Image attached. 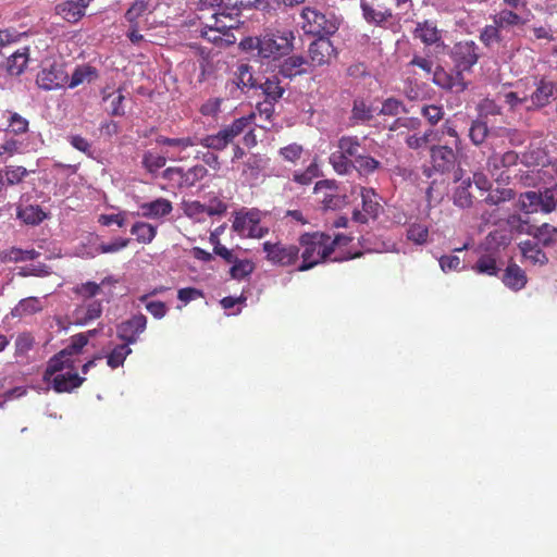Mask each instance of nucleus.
<instances>
[{
    "label": "nucleus",
    "instance_id": "obj_1",
    "mask_svg": "<svg viewBox=\"0 0 557 557\" xmlns=\"http://www.w3.org/2000/svg\"><path fill=\"white\" fill-rule=\"evenodd\" d=\"M295 37L292 30L267 28L257 37H247L240 41L244 50H257L260 59L278 60L293 50Z\"/></svg>",
    "mask_w": 557,
    "mask_h": 557
},
{
    "label": "nucleus",
    "instance_id": "obj_2",
    "mask_svg": "<svg viewBox=\"0 0 557 557\" xmlns=\"http://www.w3.org/2000/svg\"><path fill=\"white\" fill-rule=\"evenodd\" d=\"M298 242V247L302 249L301 263L298 267V271H308L325 261L332 255L327 244V234L325 233H305L299 237Z\"/></svg>",
    "mask_w": 557,
    "mask_h": 557
},
{
    "label": "nucleus",
    "instance_id": "obj_3",
    "mask_svg": "<svg viewBox=\"0 0 557 557\" xmlns=\"http://www.w3.org/2000/svg\"><path fill=\"white\" fill-rule=\"evenodd\" d=\"M255 120V114L251 113L247 116L235 119L231 124L222 127L218 133L198 137V145L214 151H222L228 145L233 144L234 139L251 126Z\"/></svg>",
    "mask_w": 557,
    "mask_h": 557
},
{
    "label": "nucleus",
    "instance_id": "obj_4",
    "mask_svg": "<svg viewBox=\"0 0 557 557\" xmlns=\"http://www.w3.org/2000/svg\"><path fill=\"white\" fill-rule=\"evenodd\" d=\"M301 17L304 20L302 28L305 33L320 38L334 35L341 24L339 18L334 13H323L310 7L302 9Z\"/></svg>",
    "mask_w": 557,
    "mask_h": 557
},
{
    "label": "nucleus",
    "instance_id": "obj_5",
    "mask_svg": "<svg viewBox=\"0 0 557 557\" xmlns=\"http://www.w3.org/2000/svg\"><path fill=\"white\" fill-rule=\"evenodd\" d=\"M261 215L258 209L243 208L235 214L233 230L242 237L262 238L269 230L260 224Z\"/></svg>",
    "mask_w": 557,
    "mask_h": 557
},
{
    "label": "nucleus",
    "instance_id": "obj_6",
    "mask_svg": "<svg viewBox=\"0 0 557 557\" xmlns=\"http://www.w3.org/2000/svg\"><path fill=\"white\" fill-rule=\"evenodd\" d=\"M262 248L265 259L274 265L290 267L296 264L299 259L300 248L296 245L264 242Z\"/></svg>",
    "mask_w": 557,
    "mask_h": 557
},
{
    "label": "nucleus",
    "instance_id": "obj_7",
    "mask_svg": "<svg viewBox=\"0 0 557 557\" xmlns=\"http://www.w3.org/2000/svg\"><path fill=\"white\" fill-rule=\"evenodd\" d=\"M519 156L516 151L509 150L505 153H493L487 158L486 170L498 183L508 184L510 181V169L518 164Z\"/></svg>",
    "mask_w": 557,
    "mask_h": 557
},
{
    "label": "nucleus",
    "instance_id": "obj_8",
    "mask_svg": "<svg viewBox=\"0 0 557 557\" xmlns=\"http://www.w3.org/2000/svg\"><path fill=\"white\" fill-rule=\"evenodd\" d=\"M534 86V91L528 95L530 104H527V110L542 109L557 98V83L549 77H535Z\"/></svg>",
    "mask_w": 557,
    "mask_h": 557
},
{
    "label": "nucleus",
    "instance_id": "obj_9",
    "mask_svg": "<svg viewBox=\"0 0 557 557\" xmlns=\"http://www.w3.org/2000/svg\"><path fill=\"white\" fill-rule=\"evenodd\" d=\"M69 74L63 63L53 62L44 66L36 76V84L42 90H54L66 86Z\"/></svg>",
    "mask_w": 557,
    "mask_h": 557
},
{
    "label": "nucleus",
    "instance_id": "obj_10",
    "mask_svg": "<svg viewBox=\"0 0 557 557\" xmlns=\"http://www.w3.org/2000/svg\"><path fill=\"white\" fill-rule=\"evenodd\" d=\"M360 197L362 202V210H355L352 212L354 221L358 223H367L370 219H376L383 210L380 203V196L371 187H361Z\"/></svg>",
    "mask_w": 557,
    "mask_h": 557
},
{
    "label": "nucleus",
    "instance_id": "obj_11",
    "mask_svg": "<svg viewBox=\"0 0 557 557\" xmlns=\"http://www.w3.org/2000/svg\"><path fill=\"white\" fill-rule=\"evenodd\" d=\"M455 69L463 74L470 71L479 60V47L472 40L459 41L451 50Z\"/></svg>",
    "mask_w": 557,
    "mask_h": 557
},
{
    "label": "nucleus",
    "instance_id": "obj_12",
    "mask_svg": "<svg viewBox=\"0 0 557 557\" xmlns=\"http://www.w3.org/2000/svg\"><path fill=\"white\" fill-rule=\"evenodd\" d=\"M147 327V318L143 313L133 315L126 321H123L117 325L116 334L117 337L123 341L124 344H135L139 335Z\"/></svg>",
    "mask_w": 557,
    "mask_h": 557
},
{
    "label": "nucleus",
    "instance_id": "obj_13",
    "mask_svg": "<svg viewBox=\"0 0 557 557\" xmlns=\"http://www.w3.org/2000/svg\"><path fill=\"white\" fill-rule=\"evenodd\" d=\"M156 143L160 146H166L170 149L165 151V154L173 161H183L187 159V156L183 154V152L195 145H198V137H180V138H171L163 135H159L156 138Z\"/></svg>",
    "mask_w": 557,
    "mask_h": 557
},
{
    "label": "nucleus",
    "instance_id": "obj_14",
    "mask_svg": "<svg viewBox=\"0 0 557 557\" xmlns=\"http://www.w3.org/2000/svg\"><path fill=\"white\" fill-rule=\"evenodd\" d=\"M433 83L445 90L456 94L465 91L468 87L463 74L456 69L453 72H447L442 67H437L433 72Z\"/></svg>",
    "mask_w": 557,
    "mask_h": 557
},
{
    "label": "nucleus",
    "instance_id": "obj_15",
    "mask_svg": "<svg viewBox=\"0 0 557 557\" xmlns=\"http://www.w3.org/2000/svg\"><path fill=\"white\" fill-rule=\"evenodd\" d=\"M313 191L323 205L324 209L334 210L342 203V199L338 194V184L334 180H322L317 182Z\"/></svg>",
    "mask_w": 557,
    "mask_h": 557
},
{
    "label": "nucleus",
    "instance_id": "obj_16",
    "mask_svg": "<svg viewBox=\"0 0 557 557\" xmlns=\"http://www.w3.org/2000/svg\"><path fill=\"white\" fill-rule=\"evenodd\" d=\"M336 55V50L329 37H319L309 46V58L313 66L329 64Z\"/></svg>",
    "mask_w": 557,
    "mask_h": 557
},
{
    "label": "nucleus",
    "instance_id": "obj_17",
    "mask_svg": "<svg viewBox=\"0 0 557 557\" xmlns=\"http://www.w3.org/2000/svg\"><path fill=\"white\" fill-rule=\"evenodd\" d=\"M416 39H420L425 46H444L442 30L437 28L435 22L425 20L418 22L412 32Z\"/></svg>",
    "mask_w": 557,
    "mask_h": 557
},
{
    "label": "nucleus",
    "instance_id": "obj_18",
    "mask_svg": "<svg viewBox=\"0 0 557 557\" xmlns=\"http://www.w3.org/2000/svg\"><path fill=\"white\" fill-rule=\"evenodd\" d=\"M92 0H65L55 7V12L69 23L78 22Z\"/></svg>",
    "mask_w": 557,
    "mask_h": 557
},
{
    "label": "nucleus",
    "instance_id": "obj_19",
    "mask_svg": "<svg viewBox=\"0 0 557 557\" xmlns=\"http://www.w3.org/2000/svg\"><path fill=\"white\" fill-rule=\"evenodd\" d=\"M430 156L433 168L437 172H447L454 168L456 162V153L453 148L448 146H432L430 148Z\"/></svg>",
    "mask_w": 557,
    "mask_h": 557
},
{
    "label": "nucleus",
    "instance_id": "obj_20",
    "mask_svg": "<svg viewBox=\"0 0 557 557\" xmlns=\"http://www.w3.org/2000/svg\"><path fill=\"white\" fill-rule=\"evenodd\" d=\"M102 304L100 300H90L75 308L72 313L73 323L76 325H86L101 317Z\"/></svg>",
    "mask_w": 557,
    "mask_h": 557
},
{
    "label": "nucleus",
    "instance_id": "obj_21",
    "mask_svg": "<svg viewBox=\"0 0 557 557\" xmlns=\"http://www.w3.org/2000/svg\"><path fill=\"white\" fill-rule=\"evenodd\" d=\"M30 49L25 46L18 48L5 59L4 70L9 76H20L26 70L29 62Z\"/></svg>",
    "mask_w": 557,
    "mask_h": 557
},
{
    "label": "nucleus",
    "instance_id": "obj_22",
    "mask_svg": "<svg viewBox=\"0 0 557 557\" xmlns=\"http://www.w3.org/2000/svg\"><path fill=\"white\" fill-rule=\"evenodd\" d=\"M141 216L146 219L159 220L173 211L172 202L166 198H157L156 200L139 205Z\"/></svg>",
    "mask_w": 557,
    "mask_h": 557
},
{
    "label": "nucleus",
    "instance_id": "obj_23",
    "mask_svg": "<svg viewBox=\"0 0 557 557\" xmlns=\"http://www.w3.org/2000/svg\"><path fill=\"white\" fill-rule=\"evenodd\" d=\"M502 282L507 288L519 292L525 287L528 276L517 263H509L503 272Z\"/></svg>",
    "mask_w": 557,
    "mask_h": 557
},
{
    "label": "nucleus",
    "instance_id": "obj_24",
    "mask_svg": "<svg viewBox=\"0 0 557 557\" xmlns=\"http://www.w3.org/2000/svg\"><path fill=\"white\" fill-rule=\"evenodd\" d=\"M102 101L108 103L107 112L111 116H123L125 114L123 88L117 89L103 88L101 90Z\"/></svg>",
    "mask_w": 557,
    "mask_h": 557
},
{
    "label": "nucleus",
    "instance_id": "obj_25",
    "mask_svg": "<svg viewBox=\"0 0 557 557\" xmlns=\"http://www.w3.org/2000/svg\"><path fill=\"white\" fill-rule=\"evenodd\" d=\"M225 10L211 13L210 20H212V23H206V27L218 30L219 34L223 35H228L230 30L236 28L238 21L231 13H226Z\"/></svg>",
    "mask_w": 557,
    "mask_h": 557
},
{
    "label": "nucleus",
    "instance_id": "obj_26",
    "mask_svg": "<svg viewBox=\"0 0 557 557\" xmlns=\"http://www.w3.org/2000/svg\"><path fill=\"white\" fill-rule=\"evenodd\" d=\"M52 381V387L57 393H71L75 388L79 387L85 381L84 377L77 373H59L50 379Z\"/></svg>",
    "mask_w": 557,
    "mask_h": 557
},
{
    "label": "nucleus",
    "instance_id": "obj_27",
    "mask_svg": "<svg viewBox=\"0 0 557 557\" xmlns=\"http://www.w3.org/2000/svg\"><path fill=\"white\" fill-rule=\"evenodd\" d=\"M519 249L525 260H528L532 264L544 265L548 262V258L546 253L534 240H523L519 244Z\"/></svg>",
    "mask_w": 557,
    "mask_h": 557
},
{
    "label": "nucleus",
    "instance_id": "obj_28",
    "mask_svg": "<svg viewBox=\"0 0 557 557\" xmlns=\"http://www.w3.org/2000/svg\"><path fill=\"white\" fill-rule=\"evenodd\" d=\"M74 361L71 357L62 349L59 354L54 355L49 361L44 373V380L50 381L52 376L59 374L64 369H73Z\"/></svg>",
    "mask_w": 557,
    "mask_h": 557
},
{
    "label": "nucleus",
    "instance_id": "obj_29",
    "mask_svg": "<svg viewBox=\"0 0 557 557\" xmlns=\"http://www.w3.org/2000/svg\"><path fill=\"white\" fill-rule=\"evenodd\" d=\"M157 9L154 0H134L126 10L124 17L127 23H139V17L146 13H152Z\"/></svg>",
    "mask_w": 557,
    "mask_h": 557
},
{
    "label": "nucleus",
    "instance_id": "obj_30",
    "mask_svg": "<svg viewBox=\"0 0 557 557\" xmlns=\"http://www.w3.org/2000/svg\"><path fill=\"white\" fill-rule=\"evenodd\" d=\"M361 10L364 20L369 24H373L375 26L384 27L385 23L392 18L393 13L391 9L385 10H376L371 4L367 2H361Z\"/></svg>",
    "mask_w": 557,
    "mask_h": 557
},
{
    "label": "nucleus",
    "instance_id": "obj_31",
    "mask_svg": "<svg viewBox=\"0 0 557 557\" xmlns=\"http://www.w3.org/2000/svg\"><path fill=\"white\" fill-rule=\"evenodd\" d=\"M97 77L98 71L96 70V67L89 64L78 65L74 70L71 78L69 77V82L66 85L70 88H75L84 83H90L95 81Z\"/></svg>",
    "mask_w": 557,
    "mask_h": 557
},
{
    "label": "nucleus",
    "instance_id": "obj_32",
    "mask_svg": "<svg viewBox=\"0 0 557 557\" xmlns=\"http://www.w3.org/2000/svg\"><path fill=\"white\" fill-rule=\"evenodd\" d=\"M158 233L157 226L144 222L137 221L131 227V234L136 237L139 244L148 245L153 242Z\"/></svg>",
    "mask_w": 557,
    "mask_h": 557
},
{
    "label": "nucleus",
    "instance_id": "obj_33",
    "mask_svg": "<svg viewBox=\"0 0 557 557\" xmlns=\"http://www.w3.org/2000/svg\"><path fill=\"white\" fill-rule=\"evenodd\" d=\"M532 237L544 247H553L557 244V226L549 223L535 226Z\"/></svg>",
    "mask_w": 557,
    "mask_h": 557
},
{
    "label": "nucleus",
    "instance_id": "obj_34",
    "mask_svg": "<svg viewBox=\"0 0 557 557\" xmlns=\"http://www.w3.org/2000/svg\"><path fill=\"white\" fill-rule=\"evenodd\" d=\"M42 310L41 300L37 297H27L18 301V304L12 309L11 315L13 318H24L27 315L35 314Z\"/></svg>",
    "mask_w": 557,
    "mask_h": 557
},
{
    "label": "nucleus",
    "instance_id": "obj_35",
    "mask_svg": "<svg viewBox=\"0 0 557 557\" xmlns=\"http://www.w3.org/2000/svg\"><path fill=\"white\" fill-rule=\"evenodd\" d=\"M28 175V171L21 165H7L0 169V177L3 188L17 185Z\"/></svg>",
    "mask_w": 557,
    "mask_h": 557
},
{
    "label": "nucleus",
    "instance_id": "obj_36",
    "mask_svg": "<svg viewBox=\"0 0 557 557\" xmlns=\"http://www.w3.org/2000/svg\"><path fill=\"white\" fill-rule=\"evenodd\" d=\"M457 180L460 181V184L454 193V203L460 208H470L473 205V196L470 193L472 181L470 177Z\"/></svg>",
    "mask_w": 557,
    "mask_h": 557
},
{
    "label": "nucleus",
    "instance_id": "obj_37",
    "mask_svg": "<svg viewBox=\"0 0 557 557\" xmlns=\"http://www.w3.org/2000/svg\"><path fill=\"white\" fill-rule=\"evenodd\" d=\"M165 163L166 157L153 150H147L143 153L141 165L152 176H156Z\"/></svg>",
    "mask_w": 557,
    "mask_h": 557
},
{
    "label": "nucleus",
    "instance_id": "obj_38",
    "mask_svg": "<svg viewBox=\"0 0 557 557\" xmlns=\"http://www.w3.org/2000/svg\"><path fill=\"white\" fill-rule=\"evenodd\" d=\"M472 269L479 274L488 276H496L500 270L497 265V259L494 253H484L480 256Z\"/></svg>",
    "mask_w": 557,
    "mask_h": 557
},
{
    "label": "nucleus",
    "instance_id": "obj_39",
    "mask_svg": "<svg viewBox=\"0 0 557 557\" xmlns=\"http://www.w3.org/2000/svg\"><path fill=\"white\" fill-rule=\"evenodd\" d=\"M507 225L511 232L532 236L535 225L531 224L529 215L513 213L507 218Z\"/></svg>",
    "mask_w": 557,
    "mask_h": 557
},
{
    "label": "nucleus",
    "instance_id": "obj_40",
    "mask_svg": "<svg viewBox=\"0 0 557 557\" xmlns=\"http://www.w3.org/2000/svg\"><path fill=\"white\" fill-rule=\"evenodd\" d=\"M518 206L519 209L527 215L541 211L540 193L525 191L520 194Z\"/></svg>",
    "mask_w": 557,
    "mask_h": 557
},
{
    "label": "nucleus",
    "instance_id": "obj_41",
    "mask_svg": "<svg viewBox=\"0 0 557 557\" xmlns=\"http://www.w3.org/2000/svg\"><path fill=\"white\" fill-rule=\"evenodd\" d=\"M337 147L345 157L349 160L350 158L355 159V161L359 158L361 143L357 136H343L338 139Z\"/></svg>",
    "mask_w": 557,
    "mask_h": 557
},
{
    "label": "nucleus",
    "instance_id": "obj_42",
    "mask_svg": "<svg viewBox=\"0 0 557 557\" xmlns=\"http://www.w3.org/2000/svg\"><path fill=\"white\" fill-rule=\"evenodd\" d=\"M306 63V60L301 55H292L288 57L283 61V63L280 65V73L284 77H294L296 75H299L304 72V64Z\"/></svg>",
    "mask_w": 557,
    "mask_h": 557
},
{
    "label": "nucleus",
    "instance_id": "obj_43",
    "mask_svg": "<svg viewBox=\"0 0 557 557\" xmlns=\"http://www.w3.org/2000/svg\"><path fill=\"white\" fill-rule=\"evenodd\" d=\"M373 117V110L363 98H356L352 102L351 119L357 122H369Z\"/></svg>",
    "mask_w": 557,
    "mask_h": 557
},
{
    "label": "nucleus",
    "instance_id": "obj_44",
    "mask_svg": "<svg viewBox=\"0 0 557 557\" xmlns=\"http://www.w3.org/2000/svg\"><path fill=\"white\" fill-rule=\"evenodd\" d=\"M236 78L233 82L238 88H255L257 87L256 79L253 78L251 66L248 64H240L236 71Z\"/></svg>",
    "mask_w": 557,
    "mask_h": 557
},
{
    "label": "nucleus",
    "instance_id": "obj_45",
    "mask_svg": "<svg viewBox=\"0 0 557 557\" xmlns=\"http://www.w3.org/2000/svg\"><path fill=\"white\" fill-rule=\"evenodd\" d=\"M132 354V349L126 344L116 345L107 356V364L111 369H116L123 366L126 357Z\"/></svg>",
    "mask_w": 557,
    "mask_h": 557
},
{
    "label": "nucleus",
    "instance_id": "obj_46",
    "mask_svg": "<svg viewBox=\"0 0 557 557\" xmlns=\"http://www.w3.org/2000/svg\"><path fill=\"white\" fill-rule=\"evenodd\" d=\"M484 198V202L490 206H498L515 198V191L511 188L490 189Z\"/></svg>",
    "mask_w": 557,
    "mask_h": 557
},
{
    "label": "nucleus",
    "instance_id": "obj_47",
    "mask_svg": "<svg viewBox=\"0 0 557 557\" xmlns=\"http://www.w3.org/2000/svg\"><path fill=\"white\" fill-rule=\"evenodd\" d=\"M18 218L26 224L36 225L45 220L46 213L39 206H27L18 211Z\"/></svg>",
    "mask_w": 557,
    "mask_h": 557
},
{
    "label": "nucleus",
    "instance_id": "obj_48",
    "mask_svg": "<svg viewBox=\"0 0 557 557\" xmlns=\"http://www.w3.org/2000/svg\"><path fill=\"white\" fill-rule=\"evenodd\" d=\"M494 23L499 28H505L509 26H518L522 25L523 18L511 10H502L498 14L494 16Z\"/></svg>",
    "mask_w": 557,
    "mask_h": 557
},
{
    "label": "nucleus",
    "instance_id": "obj_49",
    "mask_svg": "<svg viewBox=\"0 0 557 557\" xmlns=\"http://www.w3.org/2000/svg\"><path fill=\"white\" fill-rule=\"evenodd\" d=\"M267 100L277 101L284 94V88L280 86V81L276 76L267 78L264 83L260 85Z\"/></svg>",
    "mask_w": 557,
    "mask_h": 557
},
{
    "label": "nucleus",
    "instance_id": "obj_50",
    "mask_svg": "<svg viewBox=\"0 0 557 557\" xmlns=\"http://www.w3.org/2000/svg\"><path fill=\"white\" fill-rule=\"evenodd\" d=\"M488 135V127L486 122L475 120L469 128V138L473 145H482Z\"/></svg>",
    "mask_w": 557,
    "mask_h": 557
},
{
    "label": "nucleus",
    "instance_id": "obj_51",
    "mask_svg": "<svg viewBox=\"0 0 557 557\" xmlns=\"http://www.w3.org/2000/svg\"><path fill=\"white\" fill-rule=\"evenodd\" d=\"M330 163L337 174H347L354 168V162L344 156L339 150L332 152L330 156Z\"/></svg>",
    "mask_w": 557,
    "mask_h": 557
},
{
    "label": "nucleus",
    "instance_id": "obj_52",
    "mask_svg": "<svg viewBox=\"0 0 557 557\" xmlns=\"http://www.w3.org/2000/svg\"><path fill=\"white\" fill-rule=\"evenodd\" d=\"M407 238L417 245L425 244L429 238L428 226L421 223L410 224L407 228Z\"/></svg>",
    "mask_w": 557,
    "mask_h": 557
},
{
    "label": "nucleus",
    "instance_id": "obj_53",
    "mask_svg": "<svg viewBox=\"0 0 557 557\" xmlns=\"http://www.w3.org/2000/svg\"><path fill=\"white\" fill-rule=\"evenodd\" d=\"M35 338L30 333L24 332L17 335L15 339V356L24 357L33 349Z\"/></svg>",
    "mask_w": 557,
    "mask_h": 557
},
{
    "label": "nucleus",
    "instance_id": "obj_54",
    "mask_svg": "<svg viewBox=\"0 0 557 557\" xmlns=\"http://www.w3.org/2000/svg\"><path fill=\"white\" fill-rule=\"evenodd\" d=\"M499 97L511 110L522 107L527 109V104H530L528 95L519 96L516 91H504L499 94Z\"/></svg>",
    "mask_w": 557,
    "mask_h": 557
},
{
    "label": "nucleus",
    "instance_id": "obj_55",
    "mask_svg": "<svg viewBox=\"0 0 557 557\" xmlns=\"http://www.w3.org/2000/svg\"><path fill=\"white\" fill-rule=\"evenodd\" d=\"M380 166V162L370 156L360 154L359 158L355 161L354 168L360 174L368 175L373 173Z\"/></svg>",
    "mask_w": 557,
    "mask_h": 557
},
{
    "label": "nucleus",
    "instance_id": "obj_56",
    "mask_svg": "<svg viewBox=\"0 0 557 557\" xmlns=\"http://www.w3.org/2000/svg\"><path fill=\"white\" fill-rule=\"evenodd\" d=\"M40 256V253L35 249H21L16 247H12L5 255V258L9 261L13 262H22L26 260H35Z\"/></svg>",
    "mask_w": 557,
    "mask_h": 557
},
{
    "label": "nucleus",
    "instance_id": "obj_57",
    "mask_svg": "<svg viewBox=\"0 0 557 557\" xmlns=\"http://www.w3.org/2000/svg\"><path fill=\"white\" fill-rule=\"evenodd\" d=\"M541 212L548 214L556 210L557 197L552 187L540 191Z\"/></svg>",
    "mask_w": 557,
    "mask_h": 557
},
{
    "label": "nucleus",
    "instance_id": "obj_58",
    "mask_svg": "<svg viewBox=\"0 0 557 557\" xmlns=\"http://www.w3.org/2000/svg\"><path fill=\"white\" fill-rule=\"evenodd\" d=\"M9 128L16 135L25 134L28 131V120L16 112H9Z\"/></svg>",
    "mask_w": 557,
    "mask_h": 557
},
{
    "label": "nucleus",
    "instance_id": "obj_59",
    "mask_svg": "<svg viewBox=\"0 0 557 557\" xmlns=\"http://www.w3.org/2000/svg\"><path fill=\"white\" fill-rule=\"evenodd\" d=\"M304 152V148L301 145H298L296 143L289 144L285 147H282L278 151L280 156L288 162L295 163L301 158V154Z\"/></svg>",
    "mask_w": 557,
    "mask_h": 557
},
{
    "label": "nucleus",
    "instance_id": "obj_60",
    "mask_svg": "<svg viewBox=\"0 0 557 557\" xmlns=\"http://www.w3.org/2000/svg\"><path fill=\"white\" fill-rule=\"evenodd\" d=\"M480 39L486 47H490L495 42H499V40H500L499 27L495 23H494V25H486L481 30Z\"/></svg>",
    "mask_w": 557,
    "mask_h": 557
},
{
    "label": "nucleus",
    "instance_id": "obj_61",
    "mask_svg": "<svg viewBox=\"0 0 557 557\" xmlns=\"http://www.w3.org/2000/svg\"><path fill=\"white\" fill-rule=\"evenodd\" d=\"M251 271L252 264L248 260H238L235 258L230 273L233 278L240 280L250 274Z\"/></svg>",
    "mask_w": 557,
    "mask_h": 557
},
{
    "label": "nucleus",
    "instance_id": "obj_62",
    "mask_svg": "<svg viewBox=\"0 0 557 557\" xmlns=\"http://www.w3.org/2000/svg\"><path fill=\"white\" fill-rule=\"evenodd\" d=\"M131 243L129 238L119 237L111 243L100 244L97 251L100 253H114L126 248Z\"/></svg>",
    "mask_w": 557,
    "mask_h": 557
},
{
    "label": "nucleus",
    "instance_id": "obj_63",
    "mask_svg": "<svg viewBox=\"0 0 557 557\" xmlns=\"http://www.w3.org/2000/svg\"><path fill=\"white\" fill-rule=\"evenodd\" d=\"M403 111H405V106L400 100L396 98H387L382 103L380 113L383 115L396 116Z\"/></svg>",
    "mask_w": 557,
    "mask_h": 557
},
{
    "label": "nucleus",
    "instance_id": "obj_64",
    "mask_svg": "<svg viewBox=\"0 0 557 557\" xmlns=\"http://www.w3.org/2000/svg\"><path fill=\"white\" fill-rule=\"evenodd\" d=\"M421 114L429 121L430 124H437L444 116V110L440 106L430 104L421 109Z\"/></svg>",
    "mask_w": 557,
    "mask_h": 557
}]
</instances>
